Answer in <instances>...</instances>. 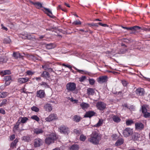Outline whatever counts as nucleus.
<instances>
[{
	"label": "nucleus",
	"instance_id": "1",
	"mask_svg": "<svg viewBox=\"0 0 150 150\" xmlns=\"http://www.w3.org/2000/svg\"><path fill=\"white\" fill-rule=\"evenodd\" d=\"M101 138V136L98 132L94 131L90 135V137L88 139V141L93 144H96L99 143Z\"/></svg>",
	"mask_w": 150,
	"mask_h": 150
},
{
	"label": "nucleus",
	"instance_id": "2",
	"mask_svg": "<svg viewBox=\"0 0 150 150\" xmlns=\"http://www.w3.org/2000/svg\"><path fill=\"white\" fill-rule=\"evenodd\" d=\"M56 139L57 137L55 134L52 133L46 137L45 141L46 144L49 145L51 143L54 142V141L56 140Z\"/></svg>",
	"mask_w": 150,
	"mask_h": 150
},
{
	"label": "nucleus",
	"instance_id": "3",
	"mask_svg": "<svg viewBox=\"0 0 150 150\" xmlns=\"http://www.w3.org/2000/svg\"><path fill=\"white\" fill-rule=\"evenodd\" d=\"M58 130L61 134H68L70 133V129L67 126L62 125L58 128Z\"/></svg>",
	"mask_w": 150,
	"mask_h": 150
},
{
	"label": "nucleus",
	"instance_id": "4",
	"mask_svg": "<svg viewBox=\"0 0 150 150\" xmlns=\"http://www.w3.org/2000/svg\"><path fill=\"white\" fill-rule=\"evenodd\" d=\"M76 88V85L75 83L69 82L66 85V88L68 91H74Z\"/></svg>",
	"mask_w": 150,
	"mask_h": 150
},
{
	"label": "nucleus",
	"instance_id": "5",
	"mask_svg": "<svg viewBox=\"0 0 150 150\" xmlns=\"http://www.w3.org/2000/svg\"><path fill=\"white\" fill-rule=\"evenodd\" d=\"M43 143V141L40 138L35 139L33 141L34 147H39L42 145Z\"/></svg>",
	"mask_w": 150,
	"mask_h": 150
},
{
	"label": "nucleus",
	"instance_id": "6",
	"mask_svg": "<svg viewBox=\"0 0 150 150\" xmlns=\"http://www.w3.org/2000/svg\"><path fill=\"white\" fill-rule=\"evenodd\" d=\"M133 133V129L130 128H126L123 131V135L125 137H128Z\"/></svg>",
	"mask_w": 150,
	"mask_h": 150
},
{
	"label": "nucleus",
	"instance_id": "7",
	"mask_svg": "<svg viewBox=\"0 0 150 150\" xmlns=\"http://www.w3.org/2000/svg\"><path fill=\"white\" fill-rule=\"evenodd\" d=\"M96 107L98 109L100 110H103L105 108L106 105L103 102L99 101L97 103Z\"/></svg>",
	"mask_w": 150,
	"mask_h": 150
},
{
	"label": "nucleus",
	"instance_id": "8",
	"mask_svg": "<svg viewBox=\"0 0 150 150\" xmlns=\"http://www.w3.org/2000/svg\"><path fill=\"white\" fill-rule=\"evenodd\" d=\"M57 119V115L54 113H52L50 114L47 117H46L45 120L46 121L50 122Z\"/></svg>",
	"mask_w": 150,
	"mask_h": 150
},
{
	"label": "nucleus",
	"instance_id": "9",
	"mask_svg": "<svg viewBox=\"0 0 150 150\" xmlns=\"http://www.w3.org/2000/svg\"><path fill=\"white\" fill-rule=\"evenodd\" d=\"M108 77L106 76H101L97 79V81L100 83H103L107 82Z\"/></svg>",
	"mask_w": 150,
	"mask_h": 150
},
{
	"label": "nucleus",
	"instance_id": "10",
	"mask_svg": "<svg viewBox=\"0 0 150 150\" xmlns=\"http://www.w3.org/2000/svg\"><path fill=\"white\" fill-rule=\"evenodd\" d=\"M42 10L50 17L53 18L55 17L52 14V11L49 9L44 7Z\"/></svg>",
	"mask_w": 150,
	"mask_h": 150
},
{
	"label": "nucleus",
	"instance_id": "11",
	"mask_svg": "<svg viewBox=\"0 0 150 150\" xmlns=\"http://www.w3.org/2000/svg\"><path fill=\"white\" fill-rule=\"evenodd\" d=\"M45 91L43 90H40L36 92V96L40 98L45 97Z\"/></svg>",
	"mask_w": 150,
	"mask_h": 150
},
{
	"label": "nucleus",
	"instance_id": "12",
	"mask_svg": "<svg viewBox=\"0 0 150 150\" xmlns=\"http://www.w3.org/2000/svg\"><path fill=\"white\" fill-rule=\"evenodd\" d=\"M135 129L141 130L144 129V125L142 123L140 122H137L135 125Z\"/></svg>",
	"mask_w": 150,
	"mask_h": 150
},
{
	"label": "nucleus",
	"instance_id": "13",
	"mask_svg": "<svg viewBox=\"0 0 150 150\" xmlns=\"http://www.w3.org/2000/svg\"><path fill=\"white\" fill-rule=\"evenodd\" d=\"M96 113L93 111H88L86 112L85 115L84 116V117L91 118L92 116L94 115Z\"/></svg>",
	"mask_w": 150,
	"mask_h": 150
},
{
	"label": "nucleus",
	"instance_id": "14",
	"mask_svg": "<svg viewBox=\"0 0 150 150\" xmlns=\"http://www.w3.org/2000/svg\"><path fill=\"white\" fill-rule=\"evenodd\" d=\"M41 76L44 79H47L50 77V76L48 72L46 71H44L41 73Z\"/></svg>",
	"mask_w": 150,
	"mask_h": 150
},
{
	"label": "nucleus",
	"instance_id": "15",
	"mask_svg": "<svg viewBox=\"0 0 150 150\" xmlns=\"http://www.w3.org/2000/svg\"><path fill=\"white\" fill-rule=\"evenodd\" d=\"M29 2L32 4H33L35 7L38 9H40L42 7V4L39 2H33L31 1H29Z\"/></svg>",
	"mask_w": 150,
	"mask_h": 150
},
{
	"label": "nucleus",
	"instance_id": "16",
	"mask_svg": "<svg viewBox=\"0 0 150 150\" xmlns=\"http://www.w3.org/2000/svg\"><path fill=\"white\" fill-rule=\"evenodd\" d=\"M135 92L137 95L142 96L144 95V90L143 88H138L136 89Z\"/></svg>",
	"mask_w": 150,
	"mask_h": 150
},
{
	"label": "nucleus",
	"instance_id": "17",
	"mask_svg": "<svg viewBox=\"0 0 150 150\" xmlns=\"http://www.w3.org/2000/svg\"><path fill=\"white\" fill-rule=\"evenodd\" d=\"M29 80V79L28 78H21L18 79V82L20 84H22L26 83Z\"/></svg>",
	"mask_w": 150,
	"mask_h": 150
},
{
	"label": "nucleus",
	"instance_id": "18",
	"mask_svg": "<svg viewBox=\"0 0 150 150\" xmlns=\"http://www.w3.org/2000/svg\"><path fill=\"white\" fill-rule=\"evenodd\" d=\"M124 29H126L128 30H139L141 29L140 27L137 26H135L133 27H122Z\"/></svg>",
	"mask_w": 150,
	"mask_h": 150
},
{
	"label": "nucleus",
	"instance_id": "19",
	"mask_svg": "<svg viewBox=\"0 0 150 150\" xmlns=\"http://www.w3.org/2000/svg\"><path fill=\"white\" fill-rule=\"evenodd\" d=\"M33 132L36 134H42L44 132L43 129L40 128H36L33 130Z\"/></svg>",
	"mask_w": 150,
	"mask_h": 150
},
{
	"label": "nucleus",
	"instance_id": "20",
	"mask_svg": "<svg viewBox=\"0 0 150 150\" xmlns=\"http://www.w3.org/2000/svg\"><path fill=\"white\" fill-rule=\"evenodd\" d=\"M44 109L45 110L48 112H50L52 110V107L50 104H47L44 106Z\"/></svg>",
	"mask_w": 150,
	"mask_h": 150
},
{
	"label": "nucleus",
	"instance_id": "21",
	"mask_svg": "<svg viewBox=\"0 0 150 150\" xmlns=\"http://www.w3.org/2000/svg\"><path fill=\"white\" fill-rule=\"evenodd\" d=\"M28 120V118L26 117H20L19 118L18 121L20 122V123H22L24 124L26 123Z\"/></svg>",
	"mask_w": 150,
	"mask_h": 150
},
{
	"label": "nucleus",
	"instance_id": "22",
	"mask_svg": "<svg viewBox=\"0 0 150 150\" xmlns=\"http://www.w3.org/2000/svg\"><path fill=\"white\" fill-rule=\"evenodd\" d=\"M124 142L123 139L120 138L118 139L116 142L115 145L116 146H119L122 144Z\"/></svg>",
	"mask_w": 150,
	"mask_h": 150
},
{
	"label": "nucleus",
	"instance_id": "23",
	"mask_svg": "<svg viewBox=\"0 0 150 150\" xmlns=\"http://www.w3.org/2000/svg\"><path fill=\"white\" fill-rule=\"evenodd\" d=\"M80 106L82 109L84 110L89 108L90 106L88 103L82 102L80 104Z\"/></svg>",
	"mask_w": 150,
	"mask_h": 150
},
{
	"label": "nucleus",
	"instance_id": "24",
	"mask_svg": "<svg viewBox=\"0 0 150 150\" xmlns=\"http://www.w3.org/2000/svg\"><path fill=\"white\" fill-rule=\"evenodd\" d=\"M112 118L113 121L115 122L118 123L121 121L120 118L116 115H113L112 117Z\"/></svg>",
	"mask_w": 150,
	"mask_h": 150
},
{
	"label": "nucleus",
	"instance_id": "25",
	"mask_svg": "<svg viewBox=\"0 0 150 150\" xmlns=\"http://www.w3.org/2000/svg\"><path fill=\"white\" fill-rule=\"evenodd\" d=\"M87 94L88 95H93L94 94L95 91L93 88H88L87 89Z\"/></svg>",
	"mask_w": 150,
	"mask_h": 150
},
{
	"label": "nucleus",
	"instance_id": "26",
	"mask_svg": "<svg viewBox=\"0 0 150 150\" xmlns=\"http://www.w3.org/2000/svg\"><path fill=\"white\" fill-rule=\"evenodd\" d=\"M103 122V120L102 119H99L98 122L94 125V127H98L102 126Z\"/></svg>",
	"mask_w": 150,
	"mask_h": 150
},
{
	"label": "nucleus",
	"instance_id": "27",
	"mask_svg": "<svg viewBox=\"0 0 150 150\" xmlns=\"http://www.w3.org/2000/svg\"><path fill=\"white\" fill-rule=\"evenodd\" d=\"M79 148V146L77 144L73 145L70 146L69 148V150H78Z\"/></svg>",
	"mask_w": 150,
	"mask_h": 150
},
{
	"label": "nucleus",
	"instance_id": "28",
	"mask_svg": "<svg viewBox=\"0 0 150 150\" xmlns=\"http://www.w3.org/2000/svg\"><path fill=\"white\" fill-rule=\"evenodd\" d=\"M20 124V122L18 121L16 124L14 125L13 128V130L14 132H15L18 130Z\"/></svg>",
	"mask_w": 150,
	"mask_h": 150
},
{
	"label": "nucleus",
	"instance_id": "29",
	"mask_svg": "<svg viewBox=\"0 0 150 150\" xmlns=\"http://www.w3.org/2000/svg\"><path fill=\"white\" fill-rule=\"evenodd\" d=\"M39 85L43 88H49L50 87L48 85L47 83L44 82H42L39 84Z\"/></svg>",
	"mask_w": 150,
	"mask_h": 150
},
{
	"label": "nucleus",
	"instance_id": "30",
	"mask_svg": "<svg viewBox=\"0 0 150 150\" xmlns=\"http://www.w3.org/2000/svg\"><path fill=\"white\" fill-rule=\"evenodd\" d=\"M73 120L76 122H79L81 119V117L78 115H75L73 116Z\"/></svg>",
	"mask_w": 150,
	"mask_h": 150
},
{
	"label": "nucleus",
	"instance_id": "31",
	"mask_svg": "<svg viewBox=\"0 0 150 150\" xmlns=\"http://www.w3.org/2000/svg\"><path fill=\"white\" fill-rule=\"evenodd\" d=\"M11 74V71L9 70H7L2 71L0 72L2 76H4L6 74Z\"/></svg>",
	"mask_w": 150,
	"mask_h": 150
},
{
	"label": "nucleus",
	"instance_id": "32",
	"mask_svg": "<svg viewBox=\"0 0 150 150\" xmlns=\"http://www.w3.org/2000/svg\"><path fill=\"white\" fill-rule=\"evenodd\" d=\"M25 38H24L25 39H27L29 40H32L33 38H35V37L29 33L27 34L25 36Z\"/></svg>",
	"mask_w": 150,
	"mask_h": 150
},
{
	"label": "nucleus",
	"instance_id": "33",
	"mask_svg": "<svg viewBox=\"0 0 150 150\" xmlns=\"http://www.w3.org/2000/svg\"><path fill=\"white\" fill-rule=\"evenodd\" d=\"M18 142V139H16L11 143V147L13 148H15Z\"/></svg>",
	"mask_w": 150,
	"mask_h": 150
},
{
	"label": "nucleus",
	"instance_id": "34",
	"mask_svg": "<svg viewBox=\"0 0 150 150\" xmlns=\"http://www.w3.org/2000/svg\"><path fill=\"white\" fill-rule=\"evenodd\" d=\"M148 107V105H144L142 106V111L143 113L147 111V108Z\"/></svg>",
	"mask_w": 150,
	"mask_h": 150
},
{
	"label": "nucleus",
	"instance_id": "35",
	"mask_svg": "<svg viewBox=\"0 0 150 150\" xmlns=\"http://www.w3.org/2000/svg\"><path fill=\"white\" fill-rule=\"evenodd\" d=\"M13 56L15 58L17 59L20 57L21 55L19 52H13Z\"/></svg>",
	"mask_w": 150,
	"mask_h": 150
},
{
	"label": "nucleus",
	"instance_id": "36",
	"mask_svg": "<svg viewBox=\"0 0 150 150\" xmlns=\"http://www.w3.org/2000/svg\"><path fill=\"white\" fill-rule=\"evenodd\" d=\"M46 48L48 49H50L53 48H54L55 46L52 43H50L49 44H47L46 45Z\"/></svg>",
	"mask_w": 150,
	"mask_h": 150
},
{
	"label": "nucleus",
	"instance_id": "37",
	"mask_svg": "<svg viewBox=\"0 0 150 150\" xmlns=\"http://www.w3.org/2000/svg\"><path fill=\"white\" fill-rule=\"evenodd\" d=\"M11 42V39L8 37L4 38L3 40V43L5 44L10 43Z\"/></svg>",
	"mask_w": 150,
	"mask_h": 150
},
{
	"label": "nucleus",
	"instance_id": "38",
	"mask_svg": "<svg viewBox=\"0 0 150 150\" xmlns=\"http://www.w3.org/2000/svg\"><path fill=\"white\" fill-rule=\"evenodd\" d=\"M126 123L127 125L129 126L134 124V122L132 120H126Z\"/></svg>",
	"mask_w": 150,
	"mask_h": 150
},
{
	"label": "nucleus",
	"instance_id": "39",
	"mask_svg": "<svg viewBox=\"0 0 150 150\" xmlns=\"http://www.w3.org/2000/svg\"><path fill=\"white\" fill-rule=\"evenodd\" d=\"M22 140L25 142H28L30 140V138L28 136H24L22 138Z\"/></svg>",
	"mask_w": 150,
	"mask_h": 150
},
{
	"label": "nucleus",
	"instance_id": "40",
	"mask_svg": "<svg viewBox=\"0 0 150 150\" xmlns=\"http://www.w3.org/2000/svg\"><path fill=\"white\" fill-rule=\"evenodd\" d=\"M7 93L4 92H0V98H4L7 96Z\"/></svg>",
	"mask_w": 150,
	"mask_h": 150
},
{
	"label": "nucleus",
	"instance_id": "41",
	"mask_svg": "<svg viewBox=\"0 0 150 150\" xmlns=\"http://www.w3.org/2000/svg\"><path fill=\"white\" fill-rule=\"evenodd\" d=\"M31 118L33 120H34L37 122H38L40 120L39 118L36 115H34L31 117Z\"/></svg>",
	"mask_w": 150,
	"mask_h": 150
},
{
	"label": "nucleus",
	"instance_id": "42",
	"mask_svg": "<svg viewBox=\"0 0 150 150\" xmlns=\"http://www.w3.org/2000/svg\"><path fill=\"white\" fill-rule=\"evenodd\" d=\"M4 79L5 81H7L11 82L12 81V78L11 76H5L4 77Z\"/></svg>",
	"mask_w": 150,
	"mask_h": 150
},
{
	"label": "nucleus",
	"instance_id": "43",
	"mask_svg": "<svg viewBox=\"0 0 150 150\" xmlns=\"http://www.w3.org/2000/svg\"><path fill=\"white\" fill-rule=\"evenodd\" d=\"M74 69L76 71H77L78 72H79V73L82 74H86L87 73V72L86 71H85L83 70H81L77 68H76L75 67H74Z\"/></svg>",
	"mask_w": 150,
	"mask_h": 150
},
{
	"label": "nucleus",
	"instance_id": "44",
	"mask_svg": "<svg viewBox=\"0 0 150 150\" xmlns=\"http://www.w3.org/2000/svg\"><path fill=\"white\" fill-rule=\"evenodd\" d=\"M42 67L45 70H47L50 67L49 65L48 64H45L42 66Z\"/></svg>",
	"mask_w": 150,
	"mask_h": 150
},
{
	"label": "nucleus",
	"instance_id": "45",
	"mask_svg": "<svg viewBox=\"0 0 150 150\" xmlns=\"http://www.w3.org/2000/svg\"><path fill=\"white\" fill-rule=\"evenodd\" d=\"M86 79V77L84 76H82L81 77L79 78V81L81 82H83Z\"/></svg>",
	"mask_w": 150,
	"mask_h": 150
},
{
	"label": "nucleus",
	"instance_id": "46",
	"mask_svg": "<svg viewBox=\"0 0 150 150\" xmlns=\"http://www.w3.org/2000/svg\"><path fill=\"white\" fill-rule=\"evenodd\" d=\"M68 99L71 102H74V103H77L78 102V100H74L72 98H68Z\"/></svg>",
	"mask_w": 150,
	"mask_h": 150
},
{
	"label": "nucleus",
	"instance_id": "47",
	"mask_svg": "<svg viewBox=\"0 0 150 150\" xmlns=\"http://www.w3.org/2000/svg\"><path fill=\"white\" fill-rule=\"evenodd\" d=\"M31 109L32 111L35 112H38L39 110V109L38 108L35 106H33L31 108Z\"/></svg>",
	"mask_w": 150,
	"mask_h": 150
},
{
	"label": "nucleus",
	"instance_id": "48",
	"mask_svg": "<svg viewBox=\"0 0 150 150\" xmlns=\"http://www.w3.org/2000/svg\"><path fill=\"white\" fill-rule=\"evenodd\" d=\"M74 132L77 135H79L81 133V131L80 130H78L77 129H75L74 130Z\"/></svg>",
	"mask_w": 150,
	"mask_h": 150
},
{
	"label": "nucleus",
	"instance_id": "49",
	"mask_svg": "<svg viewBox=\"0 0 150 150\" xmlns=\"http://www.w3.org/2000/svg\"><path fill=\"white\" fill-rule=\"evenodd\" d=\"M86 139V136L83 134H81L80 137V139L81 141H84Z\"/></svg>",
	"mask_w": 150,
	"mask_h": 150
},
{
	"label": "nucleus",
	"instance_id": "50",
	"mask_svg": "<svg viewBox=\"0 0 150 150\" xmlns=\"http://www.w3.org/2000/svg\"><path fill=\"white\" fill-rule=\"evenodd\" d=\"M143 116L145 118H148L150 117V113L147 111L143 113Z\"/></svg>",
	"mask_w": 150,
	"mask_h": 150
},
{
	"label": "nucleus",
	"instance_id": "51",
	"mask_svg": "<svg viewBox=\"0 0 150 150\" xmlns=\"http://www.w3.org/2000/svg\"><path fill=\"white\" fill-rule=\"evenodd\" d=\"M73 24L75 25H80L81 24V22L79 21H74L73 23Z\"/></svg>",
	"mask_w": 150,
	"mask_h": 150
},
{
	"label": "nucleus",
	"instance_id": "52",
	"mask_svg": "<svg viewBox=\"0 0 150 150\" xmlns=\"http://www.w3.org/2000/svg\"><path fill=\"white\" fill-rule=\"evenodd\" d=\"M89 83L91 85H93L95 82V81L93 79H89Z\"/></svg>",
	"mask_w": 150,
	"mask_h": 150
},
{
	"label": "nucleus",
	"instance_id": "53",
	"mask_svg": "<svg viewBox=\"0 0 150 150\" xmlns=\"http://www.w3.org/2000/svg\"><path fill=\"white\" fill-rule=\"evenodd\" d=\"M122 83L124 86H126L128 84V82L125 80H123L122 81Z\"/></svg>",
	"mask_w": 150,
	"mask_h": 150
},
{
	"label": "nucleus",
	"instance_id": "54",
	"mask_svg": "<svg viewBox=\"0 0 150 150\" xmlns=\"http://www.w3.org/2000/svg\"><path fill=\"white\" fill-rule=\"evenodd\" d=\"M62 66H65L67 67L69 69L71 70H72V67L71 66L69 65V64H67L66 65L64 64H62Z\"/></svg>",
	"mask_w": 150,
	"mask_h": 150
},
{
	"label": "nucleus",
	"instance_id": "55",
	"mask_svg": "<svg viewBox=\"0 0 150 150\" xmlns=\"http://www.w3.org/2000/svg\"><path fill=\"white\" fill-rule=\"evenodd\" d=\"M7 102V100L6 99H4L2 103H1V104L0 105V106L1 107L2 106V105H4Z\"/></svg>",
	"mask_w": 150,
	"mask_h": 150
},
{
	"label": "nucleus",
	"instance_id": "56",
	"mask_svg": "<svg viewBox=\"0 0 150 150\" xmlns=\"http://www.w3.org/2000/svg\"><path fill=\"white\" fill-rule=\"evenodd\" d=\"M26 73L29 75H32L34 74V72L30 71H26Z\"/></svg>",
	"mask_w": 150,
	"mask_h": 150
},
{
	"label": "nucleus",
	"instance_id": "57",
	"mask_svg": "<svg viewBox=\"0 0 150 150\" xmlns=\"http://www.w3.org/2000/svg\"><path fill=\"white\" fill-rule=\"evenodd\" d=\"M0 113L5 114V111L4 109L0 108Z\"/></svg>",
	"mask_w": 150,
	"mask_h": 150
},
{
	"label": "nucleus",
	"instance_id": "58",
	"mask_svg": "<svg viewBox=\"0 0 150 150\" xmlns=\"http://www.w3.org/2000/svg\"><path fill=\"white\" fill-rule=\"evenodd\" d=\"M98 24L100 25L103 27H108V26L106 24H103L101 23H98Z\"/></svg>",
	"mask_w": 150,
	"mask_h": 150
},
{
	"label": "nucleus",
	"instance_id": "59",
	"mask_svg": "<svg viewBox=\"0 0 150 150\" xmlns=\"http://www.w3.org/2000/svg\"><path fill=\"white\" fill-rule=\"evenodd\" d=\"M47 71H48V72H54V70H53V69L51 68H49L47 70Z\"/></svg>",
	"mask_w": 150,
	"mask_h": 150
},
{
	"label": "nucleus",
	"instance_id": "60",
	"mask_svg": "<svg viewBox=\"0 0 150 150\" xmlns=\"http://www.w3.org/2000/svg\"><path fill=\"white\" fill-rule=\"evenodd\" d=\"M15 138V136L14 134L11 135L10 137V139L11 140L14 139Z\"/></svg>",
	"mask_w": 150,
	"mask_h": 150
},
{
	"label": "nucleus",
	"instance_id": "61",
	"mask_svg": "<svg viewBox=\"0 0 150 150\" xmlns=\"http://www.w3.org/2000/svg\"><path fill=\"white\" fill-rule=\"evenodd\" d=\"M5 85L6 86H7L9 85L10 83L11 82L9 81H5Z\"/></svg>",
	"mask_w": 150,
	"mask_h": 150
},
{
	"label": "nucleus",
	"instance_id": "62",
	"mask_svg": "<svg viewBox=\"0 0 150 150\" xmlns=\"http://www.w3.org/2000/svg\"><path fill=\"white\" fill-rule=\"evenodd\" d=\"M1 27H2V29H3L4 30H5L6 31H7V30L8 29H7V28L4 26L3 24H1Z\"/></svg>",
	"mask_w": 150,
	"mask_h": 150
},
{
	"label": "nucleus",
	"instance_id": "63",
	"mask_svg": "<svg viewBox=\"0 0 150 150\" xmlns=\"http://www.w3.org/2000/svg\"><path fill=\"white\" fill-rule=\"evenodd\" d=\"M45 37L44 35H41L39 37V39H38V40L39 39H41Z\"/></svg>",
	"mask_w": 150,
	"mask_h": 150
},
{
	"label": "nucleus",
	"instance_id": "64",
	"mask_svg": "<svg viewBox=\"0 0 150 150\" xmlns=\"http://www.w3.org/2000/svg\"><path fill=\"white\" fill-rule=\"evenodd\" d=\"M41 79V78L40 77H36L35 78V79L37 81L40 80Z\"/></svg>",
	"mask_w": 150,
	"mask_h": 150
}]
</instances>
